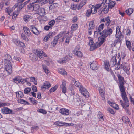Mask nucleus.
Here are the masks:
<instances>
[{
    "label": "nucleus",
    "instance_id": "36",
    "mask_svg": "<svg viewBox=\"0 0 134 134\" xmlns=\"http://www.w3.org/2000/svg\"><path fill=\"white\" fill-rule=\"evenodd\" d=\"M74 85L75 86L79 88V90L83 87L81 84L77 81H75Z\"/></svg>",
    "mask_w": 134,
    "mask_h": 134
},
{
    "label": "nucleus",
    "instance_id": "9",
    "mask_svg": "<svg viewBox=\"0 0 134 134\" xmlns=\"http://www.w3.org/2000/svg\"><path fill=\"white\" fill-rule=\"evenodd\" d=\"M120 26H118L117 27L116 29L115 36L116 37L119 38H121V36L122 35L121 32L120 31Z\"/></svg>",
    "mask_w": 134,
    "mask_h": 134
},
{
    "label": "nucleus",
    "instance_id": "53",
    "mask_svg": "<svg viewBox=\"0 0 134 134\" xmlns=\"http://www.w3.org/2000/svg\"><path fill=\"white\" fill-rule=\"evenodd\" d=\"M104 24L102 23L99 26L98 30L99 31L102 30L104 28Z\"/></svg>",
    "mask_w": 134,
    "mask_h": 134
},
{
    "label": "nucleus",
    "instance_id": "38",
    "mask_svg": "<svg viewBox=\"0 0 134 134\" xmlns=\"http://www.w3.org/2000/svg\"><path fill=\"white\" fill-rule=\"evenodd\" d=\"M42 67L43 70L46 73H49V71L48 70L47 67L45 65H42Z\"/></svg>",
    "mask_w": 134,
    "mask_h": 134
},
{
    "label": "nucleus",
    "instance_id": "56",
    "mask_svg": "<svg viewBox=\"0 0 134 134\" xmlns=\"http://www.w3.org/2000/svg\"><path fill=\"white\" fill-rule=\"evenodd\" d=\"M86 1L85 0L81 1L79 4V7H82L86 4Z\"/></svg>",
    "mask_w": 134,
    "mask_h": 134
},
{
    "label": "nucleus",
    "instance_id": "45",
    "mask_svg": "<svg viewBox=\"0 0 134 134\" xmlns=\"http://www.w3.org/2000/svg\"><path fill=\"white\" fill-rule=\"evenodd\" d=\"M126 13L129 15L132 14L133 12V10L131 8H129L126 11Z\"/></svg>",
    "mask_w": 134,
    "mask_h": 134
},
{
    "label": "nucleus",
    "instance_id": "8",
    "mask_svg": "<svg viewBox=\"0 0 134 134\" xmlns=\"http://www.w3.org/2000/svg\"><path fill=\"white\" fill-rule=\"evenodd\" d=\"M1 111L2 113L4 114H13V113H12V110L7 107H4L2 108Z\"/></svg>",
    "mask_w": 134,
    "mask_h": 134
},
{
    "label": "nucleus",
    "instance_id": "34",
    "mask_svg": "<svg viewBox=\"0 0 134 134\" xmlns=\"http://www.w3.org/2000/svg\"><path fill=\"white\" fill-rule=\"evenodd\" d=\"M5 12L8 13L9 15L10 16H12V12L11 9L9 7L6 8L5 9Z\"/></svg>",
    "mask_w": 134,
    "mask_h": 134
},
{
    "label": "nucleus",
    "instance_id": "40",
    "mask_svg": "<svg viewBox=\"0 0 134 134\" xmlns=\"http://www.w3.org/2000/svg\"><path fill=\"white\" fill-rule=\"evenodd\" d=\"M78 27V25L77 24H74L72 25L71 27V28L72 30L73 31H75L77 29Z\"/></svg>",
    "mask_w": 134,
    "mask_h": 134
},
{
    "label": "nucleus",
    "instance_id": "15",
    "mask_svg": "<svg viewBox=\"0 0 134 134\" xmlns=\"http://www.w3.org/2000/svg\"><path fill=\"white\" fill-rule=\"evenodd\" d=\"M126 64L125 63L124 64L122 63L121 64V66L122 68H123V70L128 75L130 74L129 71L126 65Z\"/></svg>",
    "mask_w": 134,
    "mask_h": 134
},
{
    "label": "nucleus",
    "instance_id": "24",
    "mask_svg": "<svg viewBox=\"0 0 134 134\" xmlns=\"http://www.w3.org/2000/svg\"><path fill=\"white\" fill-rule=\"evenodd\" d=\"M18 101L19 103L24 104L25 105H30V104L28 102L25 101L23 99H18Z\"/></svg>",
    "mask_w": 134,
    "mask_h": 134
},
{
    "label": "nucleus",
    "instance_id": "30",
    "mask_svg": "<svg viewBox=\"0 0 134 134\" xmlns=\"http://www.w3.org/2000/svg\"><path fill=\"white\" fill-rule=\"evenodd\" d=\"M58 71L59 73L63 75H67L66 72L63 69L59 68L58 69Z\"/></svg>",
    "mask_w": 134,
    "mask_h": 134
},
{
    "label": "nucleus",
    "instance_id": "29",
    "mask_svg": "<svg viewBox=\"0 0 134 134\" xmlns=\"http://www.w3.org/2000/svg\"><path fill=\"white\" fill-rule=\"evenodd\" d=\"M121 93L125 92V87L124 86V84H120L119 85Z\"/></svg>",
    "mask_w": 134,
    "mask_h": 134
},
{
    "label": "nucleus",
    "instance_id": "23",
    "mask_svg": "<svg viewBox=\"0 0 134 134\" xmlns=\"http://www.w3.org/2000/svg\"><path fill=\"white\" fill-rule=\"evenodd\" d=\"M104 66L105 69L108 71H109L110 70V68L109 65V62L106 61L104 63Z\"/></svg>",
    "mask_w": 134,
    "mask_h": 134
},
{
    "label": "nucleus",
    "instance_id": "22",
    "mask_svg": "<svg viewBox=\"0 0 134 134\" xmlns=\"http://www.w3.org/2000/svg\"><path fill=\"white\" fill-rule=\"evenodd\" d=\"M31 18V16L28 15H25L23 17L24 20L26 22H28Z\"/></svg>",
    "mask_w": 134,
    "mask_h": 134
},
{
    "label": "nucleus",
    "instance_id": "12",
    "mask_svg": "<svg viewBox=\"0 0 134 134\" xmlns=\"http://www.w3.org/2000/svg\"><path fill=\"white\" fill-rule=\"evenodd\" d=\"M30 27L31 30L35 35H38L39 34V31L34 25L30 26Z\"/></svg>",
    "mask_w": 134,
    "mask_h": 134
},
{
    "label": "nucleus",
    "instance_id": "49",
    "mask_svg": "<svg viewBox=\"0 0 134 134\" xmlns=\"http://www.w3.org/2000/svg\"><path fill=\"white\" fill-rule=\"evenodd\" d=\"M92 9V8H91ZM92 9H88L87 10V12L86 13V15L87 17H89L90 15H91V13H92Z\"/></svg>",
    "mask_w": 134,
    "mask_h": 134
},
{
    "label": "nucleus",
    "instance_id": "20",
    "mask_svg": "<svg viewBox=\"0 0 134 134\" xmlns=\"http://www.w3.org/2000/svg\"><path fill=\"white\" fill-rule=\"evenodd\" d=\"M129 105L128 106H126V105H125L123 104H122V107L123 108L125 109V111L126 112V113L127 114L129 115H130L131 114V112L129 110V108L128 107L129 106Z\"/></svg>",
    "mask_w": 134,
    "mask_h": 134
},
{
    "label": "nucleus",
    "instance_id": "5",
    "mask_svg": "<svg viewBox=\"0 0 134 134\" xmlns=\"http://www.w3.org/2000/svg\"><path fill=\"white\" fill-rule=\"evenodd\" d=\"M81 94L85 97H88L89 96V93L87 90L83 87L79 90Z\"/></svg>",
    "mask_w": 134,
    "mask_h": 134
},
{
    "label": "nucleus",
    "instance_id": "2",
    "mask_svg": "<svg viewBox=\"0 0 134 134\" xmlns=\"http://www.w3.org/2000/svg\"><path fill=\"white\" fill-rule=\"evenodd\" d=\"M11 59L12 58L10 55L8 54L5 55L4 58L5 68L9 74H10L12 71L10 61Z\"/></svg>",
    "mask_w": 134,
    "mask_h": 134
},
{
    "label": "nucleus",
    "instance_id": "17",
    "mask_svg": "<svg viewBox=\"0 0 134 134\" xmlns=\"http://www.w3.org/2000/svg\"><path fill=\"white\" fill-rule=\"evenodd\" d=\"M23 29L25 33L28 36H29L31 35V33L29 29L26 26H24L23 27Z\"/></svg>",
    "mask_w": 134,
    "mask_h": 134
},
{
    "label": "nucleus",
    "instance_id": "11",
    "mask_svg": "<svg viewBox=\"0 0 134 134\" xmlns=\"http://www.w3.org/2000/svg\"><path fill=\"white\" fill-rule=\"evenodd\" d=\"M66 81L63 80L62 84L60 86V87L62 90V92L64 93H65L66 92Z\"/></svg>",
    "mask_w": 134,
    "mask_h": 134
},
{
    "label": "nucleus",
    "instance_id": "18",
    "mask_svg": "<svg viewBox=\"0 0 134 134\" xmlns=\"http://www.w3.org/2000/svg\"><path fill=\"white\" fill-rule=\"evenodd\" d=\"M51 86V85L49 82L46 81L43 84V86L41 87V88L42 89L44 88L48 89Z\"/></svg>",
    "mask_w": 134,
    "mask_h": 134
},
{
    "label": "nucleus",
    "instance_id": "28",
    "mask_svg": "<svg viewBox=\"0 0 134 134\" xmlns=\"http://www.w3.org/2000/svg\"><path fill=\"white\" fill-rule=\"evenodd\" d=\"M108 7L109 8L112 9V8L114 7L116 3L114 1H112L110 3H108Z\"/></svg>",
    "mask_w": 134,
    "mask_h": 134
},
{
    "label": "nucleus",
    "instance_id": "21",
    "mask_svg": "<svg viewBox=\"0 0 134 134\" xmlns=\"http://www.w3.org/2000/svg\"><path fill=\"white\" fill-rule=\"evenodd\" d=\"M99 92L100 96L103 99H104L105 97V92L104 90L100 88H99Z\"/></svg>",
    "mask_w": 134,
    "mask_h": 134
},
{
    "label": "nucleus",
    "instance_id": "64",
    "mask_svg": "<svg viewBox=\"0 0 134 134\" xmlns=\"http://www.w3.org/2000/svg\"><path fill=\"white\" fill-rule=\"evenodd\" d=\"M13 42L17 46L19 45V43H20V41H19L16 39H13Z\"/></svg>",
    "mask_w": 134,
    "mask_h": 134
},
{
    "label": "nucleus",
    "instance_id": "3",
    "mask_svg": "<svg viewBox=\"0 0 134 134\" xmlns=\"http://www.w3.org/2000/svg\"><path fill=\"white\" fill-rule=\"evenodd\" d=\"M107 2V0H105V1L103 0L100 4H98L96 5L95 6L91 5L90 6L92 7H93V8L94 10L93 13H96L97 11V10L101 9L104 6L105 3L107 4L106 3Z\"/></svg>",
    "mask_w": 134,
    "mask_h": 134
},
{
    "label": "nucleus",
    "instance_id": "13",
    "mask_svg": "<svg viewBox=\"0 0 134 134\" xmlns=\"http://www.w3.org/2000/svg\"><path fill=\"white\" fill-rule=\"evenodd\" d=\"M122 99L124 101V102L121 100L120 101L122 106V104H124L125 105H126V106H127L129 105V102L127 97L125 98H123Z\"/></svg>",
    "mask_w": 134,
    "mask_h": 134
},
{
    "label": "nucleus",
    "instance_id": "6",
    "mask_svg": "<svg viewBox=\"0 0 134 134\" xmlns=\"http://www.w3.org/2000/svg\"><path fill=\"white\" fill-rule=\"evenodd\" d=\"M79 48L77 46H76L73 51V53L79 57H81L83 56L82 53L79 51Z\"/></svg>",
    "mask_w": 134,
    "mask_h": 134
},
{
    "label": "nucleus",
    "instance_id": "31",
    "mask_svg": "<svg viewBox=\"0 0 134 134\" xmlns=\"http://www.w3.org/2000/svg\"><path fill=\"white\" fill-rule=\"evenodd\" d=\"M21 80V77H17L13 79V82L16 83H19L20 82Z\"/></svg>",
    "mask_w": 134,
    "mask_h": 134
},
{
    "label": "nucleus",
    "instance_id": "43",
    "mask_svg": "<svg viewBox=\"0 0 134 134\" xmlns=\"http://www.w3.org/2000/svg\"><path fill=\"white\" fill-rule=\"evenodd\" d=\"M27 9L31 11L33 10V4L32 3H30L27 6Z\"/></svg>",
    "mask_w": 134,
    "mask_h": 134
},
{
    "label": "nucleus",
    "instance_id": "26",
    "mask_svg": "<svg viewBox=\"0 0 134 134\" xmlns=\"http://www.w3.org/2000/svg\"><path fill=\"white\" fill-rule=\"evenodd\" d=\"M118 79L119 80V84H124V77L119 75L118 76Z\"/></svg>",
    "mask_w": 134,
    "mask_h": 134
},
{
    "label": "nucleus",
    "instance_id": "52",
    "mask_svg": "<svg viewBox=\"0 0 134 134\" xmlns=\"http://www.w3.org/2000/svg\"><path fill=\"white\" fill-rule=\"evenodd\" d=\"M31 90V88L27 87V88H25L24 89V93L25 94H27L29 92H30Z\"/></svg>",
    "mask_w": 134,
    "mask_h": 134
},
{
    "label": "nucleus",
    "instance_id": "10",
    "mask_svg": "<svg viewBox=\"0 0 134 134\" xmlns=\"http://www.w3.org/2000/svg\"><path fill=\"white\" fill-rule=\"evenodd\" d=\"M117 56V54H115V56H114L113 57L110 61V64L112 67L114 66L116 64L117 60L116 59V56Z\"/></svg>",
    "mask_w": 134,
    "mask_h": 134
},
{
    "label": "nucleus",
    "instance_id": "54",
    "mask_svg": "<svg viewBox=\"0 0 134 134\" xmlns=\"http://www.w3.org/2000/svg\"><path fill=\"white\" fill-rule=\"evenodd\" d=\"M65 57L66 59L67 60V61L71 60L72 58V56L70 55L69 54L67 55L66 56H65Z\"/></svg>",
    "mask_w": 134,
    "mask_h": 134
},
{
    "label": "nucleus",
    "instance_id": "47",
    "mask_svg": "<svg viewBox=\"0 0 134 134\" xmlns=\"http://www.w3.org/2000/svg\"><path fill=\"white\" fill-rule=\"evenodd\" d=\"M58 87L57 85H56L52 87L50 90L51 92H53L55 91Z\"/></svg>",
    "mask_w": 134,
    "mask_h": 134
},
{
    "label": "nucleus",
    "instance_id": "25",
    "mask_svg": "<svg viewBox=\"0 0 134 134\" xmlns=\"http://www.w3.org/2000/svg\"><path fill=\"white\" fill-rule=\"evenodd\" d=\"M97 65L95 63H92L90 64V67L93 70H96L97 69Z\"/></svg>",
    "mask_w": 134,
    "mask_h": 134
},
{
    "label": "nucleus",
    "instance_id": "46",
    "mask_svg": "<svg viewBox=\"0 0 134 134\" xmlns=\"http://www.w3.org/2000/svg\"><path fill=\"white\" fill-rule=\"evenodd\" d=\"M18 13L17 12H16L15 11L14 12H12V18L13 19H15L16 17L18 15Z\"/></svg>",
    "mask_w": 134,
    "mask_h": 134
},
{
    "label": "nucleus",
    "instance_id": "55",
    "mask_svg": "<svg viewBox=\"0 0 134 134\" xmlns=\"http://www.w3.org/2000/svg\"><path fill=\"white\" fill-rule=\"evenodd\" d=\"M98 44L96 48L98 46ZM91 48L90 49V51H92L93 50L95 49L96 48V46L95 44H92V45L90 46Z\"/></svg>",
    "mask_w": 134,
    "mask_h": 134
},
{
    "label": "nucleus",
    "instance_id": "60",
    "mask_svg": "<svg viewBox=\"0 0 134 134\" xmlns=\"http://www.w3.org/2000/svg\"><path fill=\"white\" fill-rule=\"evenodd\" d=\"M39 2V3L40 4H43L47 3L48 2L47 0H40Z\"/></svg>",
    "mask_w": 134,
    "mask_h": 134
},
{
    "label": "nucleus",
    "instance_id": "27",
    "mask_svg": "<svg viewBox=\"0 0 134 134\" xmlns=\"http://www.w3.org/2000/svg\"><path fill=\"white\" fill-rule=\"evenodd\" d=\"M29 99L33 105H36L38 103V101L36 100H35V99L33 97H30Z\"/></svg>",
    "mask_w": 134,
    "mask_h": 134
},
{
    "label": "nucleus",
    "instance_id": "51",
    "mask_svg": "<svg viewBox=\"0 0 134 134\" xmlns=\"http://www.w3.org/2000/svg\"><path fill=\"white\" fill-rule=\"evenodd\" d=\"M126 44L129 50H131V43L130 41L127 40L126 41Z\"/></svg>",
    "mask_w": 134,
    "mask_h": 134
},
{
    "label": "nucleus",
    "instance_id": "42",
    "mask_svg": "<svg viewBox=\"0 0 134 134\" xmlns=\"http://www.w3.org/2000/svg\"><path fill=\"white\" fill-rule=\"evenodd\" d=\"M24 0H18L17 1V3L15 5V8H16V7H18V5H21L22 2Z\"/></svg>",
    "mask_w": 134,
    "mask_h": 134
},
{
    "label": "nucleus",
    "instance_id": "4",
    "mask_svg": "<svg viewBox=\"0 0 134 134\" xmlns=\"http://www.w3.org/2000/svg\"><path fill=\"white\" fill-rule=\"evenodd\" d=\"M36 54L37 56L41 59L42 58H43L44 57H45L47 56V54L43 51L40 50H36Z\"/></svg>",
    "mask_w": 134,
    "mask_h": 134
},
{
    "label": "nucleus",
    "instance_id": "1",
    "mask_svg": "<svg viewBox=\"0 0 134 134\" xmlns=\"http://www.w3.org/2000/svg\"><path fill=\"white\" fill-rule=\"evenodd\" d=\"M100 22H104L105 25L107 26V29L104 30L101 33L102 36L106 37L108 35H110L112 34L114 27H111L110 28L109 26L110 24H111V26L113 25L114 23H112V21L110 20L108 16L102 19Z\"/></svg>",
    "mask_w": 134,
    "mask_h": 134
},
{
    "label": "nucleus",
    "instance_id": "44",
    "mask_svg": "<svg viewBox=\"0 0 134 134\" xmlns=\"http://www.w3.org/2000/svg\"><path fill=\"white\" fill-rule=\"evenodd\" d=\"M67 61V60L66 59L65 57H64L62 59H60L59 61V62L61 63H66Z\"/></svg>",
    "mask_w": 134,
    "mask_h": 134
},
{
    "label": "nucleus",
    "instance_id": "63",
    "mask_svg": "<svg viewBox=\"0 0 134 134\" xmlns=\"http://www.w3.org/2000/svg\"><path fill=\"white\" fill-rule=\"evenodd\" d=\"M119 38H118L116 40L114 41V43L113 44V45L114 46H115L117 44L119 43L120 42L119 41Z\"/></svg>",
    "mask_w": 134,
    "mask_h": 134
},
{
    "label": "nucleus",
    "instance_id": "62",
    "mask_svg": "<svg viewBox=\"0 0 134 134\" xmlns=\"http://www.w3.org/2000/svg\"><path fill=\"white\" fill-rule=\"evenodd\" d=\"M17 95L19 97L22 98L23 96V94L22 92L19 91L18 92Z\"/></svg>",
    "mask_w": 134,
    "mask_h": 134
},
{
    "label": "nucleus",
    "instance_id": "48",
    "mask_svg": "<svg viewBox=\"0 0 134 134\" xmlns=\"http://www.w3.org/2000/svg\"><path fill=\"white\" fill-rule=\"evenodd\" d=\"M55 34V32H50L48 34L49 37L50 38H51Z\"/></svg>",
    "mask_w": 134,
    "mask_h": 134
},
{
    "label": "nucleus",
    "instance_id": "59",
    "mask_svg": "<svg viewBox=\"0 0 134 134\" xmlns=\"http://www.w3.org/2000/svg\"><path fill=\"white\" fill-rule=\"evenodd\" d=\"M38 111L40 113H43V114H45L47 113V112L46 111L43 109H40L38 110Z\"/></svg>",
    "mask_w": 134,
    "mask_h": 134
},
{
    "label": "nucleus",
    "instance_id": "37",
    "mask_svg": "<svg viewBox=\"0 0 134 134\" xmlns=\"http://www.w3.org/2000/svg\"><path fill=\"white\" fill-rule=\"evenodd\" d=\"M21 38L24 40H25L27 42L29 41V39L28 38L26 35L22 33L21 35Z\"/></svg>",
    "mask_w": 134,
    "mask_h": 134
},
{
    "label": "nucleus",
    "instance_id": "50",
    "mask_svg": "<svg viewBox=\"0 0 134 134\" xmlns=\"http://www.w3.org/2000/svg\"><path fill=\"white\" fill-rule=\"evenodd\" d=\"M40 0H29L30 3H32V4H35L36 3H38Z\"/></svg>",
    "mask_w": 134,
    "mask_h": 134
},
{
    "label": "nucleus",
    "instance_id": "61",
    "mask_svg": "<svg viewBox=\"0 0 134 134\" xmlns=\"http://www.w3.org/2000/svg\"><path fill=\"white\" fill-rule=\"evenodd\" d=\"M64 17L62 16H58L57 17V18L56 19V20H57V21H59L58 20H63L64 19Z\"/></svg>",
    "mask_w": 134,
    "mask_h": 134
},
{
    "label": "nucleus",
    "instance_id": "57",
    "mask_svg": "<svg viewBox=\"0 0 134 134\" xmlns=\"http://www.w3.org/2000/svg\"><path fill=\"white\" fill-rule=\"evenodd\" d=\"M55 21L54 20H52L49 22V24L52 28V26L54 24Z\"/></svg>",
    "mask_w": 134,
    "mask_h": 134
},
{
    "label": "nucleus",
    "instance_id": "41",
    "mask_svg": "<svg viewBox=\"0 0 134 134\" xmlns=\"http://www.w3.org/2000/svg\"><path fill=\"white\" fill-rule=\"evenodd\" d=\"M56 38L54 37L53 41L51 43V45L53 46V47H54L56 44L57 43L58 40V39H56Z\"/></svg>",
    "mask_w": 134,
    "mask_h": 134
},
{
    "label": "nucleus",
    "instance_id": "32",
    "mask_svg": "<svg viewBox=\"0 0 134 134\" xmlns=\"http://www.w3.org/2000/svg\"><path fill=\"white\" fill-rule=\"evenodd\" d=\"M89 27L90 29H93L95 27L94 21H90L89 24Z\"/></svg>",
    "mask_w": 134,
    "mask_h": 134
},
{
    "label": "nucleus",
    "instance_id": "7",
    "mask_svg": "<svg viewBox=\"0 0 134 134\" xmlns=\"http://www.w3.org/2000/svg\"><path fill=\"white\" fill-rule=\"evenodd\" d=\"M54 124L57 126H72L73 125V124L68 123H62L59 122H55Z\"/></svg>",
    "mask_w": 134,
    "mask_h": 134
},
{
    "label": "nucleus",
    "instance_id": "19",
    "mask_svg": "<svg viewBox=\"0 0 134 134\" xmlns=\"http://www.w3.org/2000/svg\"><path fill=\"white\" fill-rule=\"evenodd\" d=\"M105 37H104L102 36V35L100 36L98 38V41L99 42V43L98 44L99 45V46L101 45L104 42L106 41Z\"/></svg>",
    "mask_w": 134,
    "mask_h": 134
},
{
    "label": "nucleus",
    "instance_id": "14",
    "mask_svg": "<svg viewBox=\"0 0 134 134\" xmlns=\"http://www.w3.org/2000/svg\"><path fill=\"white\" fill-rule=\"evenodd\" d=\"M59 112L62 114L68 115L69 114V112L68 110L67 109L64 108H62L60 109Z\"/></svg>",
    "mask_w": 134,
    "mask_h": 134
},
{
    "label": "nucleus",
    "instance_id": "16",
    "mask_svg": "<svg viewBox=\"0 0 134 134\" xmlns=\"http://www.w3.org/2000/svg\"><path fill=\"white\" fill-rule=\"evenodd\" d=\"M45 13V9L43 8H39L37 11V13L41 16H44Z\"/></svg>",
    "mask_w": 134,
    "mask_h": 134
},
{
    "label": "nucleus",
    "instance_id": "58",
    "mask_svg": "<svg viewBox=\"0 0 134 134\" xmlns=\"http://www.w3.org/2000/svg\"><path fill=\"white\" fill-rule=\"evenodd\" d=\"M52 28L51 26L47 25L44 26V29L46 31H48L50 29H51Z\"/></svg>",
    "mask_w": 134,
    "mask_h": 134
},
{
    "label": "nucleus",
    "instance_id": "39",
    "mask_svg": "<svg viewBox=\"0 0 134 134\" xmlns=\"http://www.w3.org/2000/svg\"><path fill=\"white\" fill-rule=\"evenodd\" d=\"M40 8V6L38 4H33V10L35 11L38 10Z\"/></svg>",
    "mask_w": 134,
    "mask_h": 134
},
{
    "label": "nucleus",
    "instance_id": "35",
    "mask_svg": "<svg viewBox=\"0 0 134 134\" xmlns=\"http://www.w3.org/2000/svg\"><path fill=\"white\" fill-rule=\"evenodd\" d=\"M109 9V8L108 7H107V6H106L101 11V13H102L103 14H105L108 12Z\"/></svg>",
    "mask_w": 134,
    "mask_h": 134
},
{
    "label": "nucleus",
    "instance_id": "33",
    "mask_svg": "<svg viewBox=\"0 0 134 134\" xmlns=\"http://www.w3.org/2000/svg\"><path fill=\"white\" fill-rule=\"evenodd\" d=\"M122 120L123 122L125 123L129 122L130 121V120L129 118L126 116H123Z\"/></svg>",
    "mask_w": 134,
    "mask_h": 134
}]
</instances>
